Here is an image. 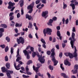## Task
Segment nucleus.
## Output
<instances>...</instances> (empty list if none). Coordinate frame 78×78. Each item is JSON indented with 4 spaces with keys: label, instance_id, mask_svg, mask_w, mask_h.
Instances as JSON below:
<instances>
[{
    "label": "nucleus",
    "instance_id": "f257e3e1",
    "mask_svg": "<svg viewBox=\"0 0 78 78\" xmlns=\"http://www.w3.org/2000/svg\"><path fill=\"white\" fill-rule=\"evenodd\" d=\"M51 32H52V30L50 28H47L46 30L45 29H44L43 31V34H44V37H45L47 36V33L48 34L51 35Z\"/></svg>",
    "mask_w": 78,
    "mask_h": 78
},
{
    "label": "nucleus",
    "instance_id": "f03ea898",
    "mask_svg": "<svg viewBox=\"0 0 78 78\" xmlns=\"http://www.w3.org/2000/svg\"><path fill=\"white\" fill-rule=\"evenodd\" d=\"M75 34L74 32H72V38L73 39V40H71L70 41V44L71 45V47L72 48H74V44L73 43L75 41H76V39H75Z\"/></svg>",
    "mask_w": 78,
    "mask_h": 78
},
{
    "label": "nucleus",
    "instance_id": "7ed1b4c3",
    "mask_svg": "<svg viewBox=\"0 0 78 78\" xmlns=\"http://www.w3.org/2000/svg\"><path fill=\"white\" fill-rule=\"evenodd\" d=\"M9 6H8V9H12L10 10V11L12 12L14 9H15V7H13L15 5V3H12L11 2H10L8 3Z\"/></svg>",
    "mask_w": 78,
    "mask_h": 78
},
{
    "label": "nucleus",
    "instance_id": "20e7f679",
    "mask_svg": "<svg viewBox=\"0 0 78 78\" xmlns=\"http://www.w3.org/2000/svg\"><path fill=\"white\" fill-rule=\"evenodd\" d=\"M16 41L17 42L18 44H20L21 43L22 44H23L25 43L24 38H23L22 37H20L19 39L17 38Z\"/></svg>",
    "mask_w": 78,
    "mask_h": 78
},
{
    "label": "nucleus",
    "instance_id": "39448f33",
    "mask_svg": "<svg viewBox=\"0 0 78 78\" xmlns=\"http://www.w3.org/2000/svg\"><path fill=\"white\" fill-rule=\"evenodd\" d=\"M42 55L41 54V56L38 57V60L41 64H43V63H44L45 61V59H44L45 56H43L42 57Z\"/></svg>",
    "mask_w": 78,
    "mask_h": 78
},
{
    "label": "nucleus",
    "instance_id": "423d86ee",
    "mask_svg": "<svg viewBox=\"0 0 78 78\" xmlns=\"http://www.w3.org/2000/svg\"><path fill=\"white\" fill-rule=\"evenodd\" d=\"M74 47L75 51L73 53L74 57L75 58L76 61H78V57H77L78 54H77V52H77V50H76V46H74Z\"/></svg>",
    "mask_w": 78,
    "mask_h": 78
},
{
    "label": "nucleus",
    "instance_id": "0eeeda50",
    "mask_svg": "<svg viewBox=\"0 0 78 78\" xmlns=\"http://www.w3.org/2000/svg\"><path fill=\"white\" fill-rule=\"evenodd\" d=\"M16 57L17 58L16 60V62H19L20 61V59L21 58V56L19 55V49H18L17 51V55H16Z\"/></svg>",
    "mask_w": 78,
    "mask_h": 78
},
{
    "label": "nucleus",
    "instance_id": "6e6552de",
    "mask_svg": "<svg viewBox=\"0 0 78 78\" xmlns=\"http://www.w3.org/2000/svg\"><path fill=\"white\" fill-rule=\"evenodd\" d=\"M23 53H24L25 55H27V59H30V54H29V52L27 51L25 49L23 50Z\"/></svg>",
    "mask_w": 78,
    "mask_h": 78
},
{
    "label": "nucleus",
    "instance_id": "1a4fd4ad",
    "mask_svg": "<svg viewBox=\"0 0 78 78\" xmlns=\"http://www.w3.org/2000/svg\"><path fill=\"white\" fill-rule=\"evenodd\" d=\"M35 2H32L30 5H28L27 7V9L28 10L30 9H33V8H34V5Z\"/></svg>",
    "mask_w": 78,
    "mask_h": 78
},
{
    "label": "nucleus",
    "instance_id": "9d476101",
    "mask_svg": "<svg viewBox=\"0 0 78 78\" xmlns=\"http://www.w3.org/2000/svg\"><path fill=\"white\" fill-rule=\"evenodd\" d=\"M48 11H46L44 12H43L42 14V17H44V19H46L48 16Z\"/></svg>",
    "mask_w": 78,
    "mask_h": 78
},
{
    "label": "nucleus",
    "instance_id": "9b49d317",
    "mask_svg": "<svg viewBox=\"0 0 78 78\" xmlns=\"http://www.w3.org/2000/svg\"><path fill=\"white\" fill-rule=\"evenodd\" d=\"M64 55L66 56H69L70 59H72V58H73V57H74L73 54L71 53H66L64 54Z\"/></svg>",
    "mask_w": 78,
    "mask_h": 78
},
{
    "label": "nucleus",
    "instance_id": "f8f14e48",
    "mask_svg": "<svg viewBox=\"0 0 78 78\" xmlns=\"http://www.w3.org/2000/svg\"><path fill=\"white\" fill-rule=\"evenodd\" d=\"M13 15H14V12H11L9 14V16L10 17L9 20L10 21L12 20H14V16H13Z\"/></svg>",
    "mask_w": 78,
    "mask_h": 78
},
{
    "label": "nucleus",
    "instance_id": "ddd939ff",
    "mask_svg": "<svg viewBox=\"0 0 78 78\" xmlns=\"http://www.w3.org/2000/svg\"><path fill=\"white\" fill-rule=\"evenodd\" d=\"M52 62L54 63V66H56L58 63V60H56L55 59V57H52Z\"/></svg>",
    "mask_w": 78,
    "mask_h": 78
},
{
    "label": "nucleus",
    "instance_id": "4468645a",
    "mask_svg": "<svg viewBox=\"0 0 78 78\" xmlns=\"http://www.w3.org/2000/svg\"><path fill=\"white\" fill-rule=\"evenodd\" d=\"M78 65H76L74 66V71H73V74H75V73H77L78 72Z\"/></svg>",
    "mask_w": 78,
    "mask_h": 78
},
{
    "label": "nucleus",
    "instance_id": "2eb2a0df",
    "mask_svg": "<svg viewBox=\"0 0 78 78\" xmlns=\"http://www.w3.org/2000/svg\"><path fill=\"white\" fill-rule=\"evenodd\" d=\"M14 67L15 68V69L17 70H19L20 69V64H18L17 66H16V63L15 62L14 63Z\"/></svg>",
    "mask_w": 78,
    "mask_h": 78
},
{
    "label": "nucleus",
    "instance_id": "dca6fc26",
    "mask_svg": "<svg viewBox=\"0 0 78 78\" xmlns=\"http://www.w3.org/2000/svg\"><path fill=\"white\" fill-rule=\"evenodd\" d=\"M2 70V73H7L8 71V69L6 68H5V66L2 67L1 68Z\"/></svg>",
    "mask_w": 78,
    "mask_h": 78
},
{
    "label": "nucleus",
    "instance_id": "f3484780",
    "mask_svg": "<svg viewBox=\"0 0 78 78\" xmlns=\"http://www.w3.org/2000/svg\"><path fill=\"white\" fill-rule=\"evenodd\" d=\"M53 22V20L51 19H50L48 21V25L49 26H52V23Z\"/></svg>",
    "mask_w": 78,
    "mask_h": 78
},
{
    "label": "nucleus",
    "instance_id": "a211bd4d",
    "mask_svg": "<svg viewBox=\"0 0 78 78\" xmlns=\"http://www.w3.org/2000/svg\"><path fill=\"white\" fill-rule=\"evenodd\" d=\"M26 19H28L29 20H31V19H32V16H31L29 15L28 14L26 15Z\"/></svg>",
    "mask_w": 78,
    "mask_h": 78
},
{
    "label": "nucleus",
    "instance_id": "6ab92c4d",
    "mask_svg": "<svg viewBox=\"0 0 78 78\" xmlns=\"http://www.w3.org/2000/svg\"><path fill=\"white\" fill-rule=\"evenodd\" d=\"M5 66L6 67V69H10V63L9 62L5 64Z\"/></svg>",
    "mask_w": 78,
    "mask_h": 78
},
{
    "label": "nucleus",
    "instance_id": "aec40b11",
    "mask_svg": "<svg viewBox=\"0 0 78 78\" xmlns=\"http://www.w3.org/2000/svg\"><path fill=\"white\" fill-rule=\"evenodd\" d=\"M70 6H72V9L74 10L75 9V4L74 3H71L70 4Z\"/></svg>",
    "mask_w": 78,
    "mask_h": 78
},
{
    "label": "nucleus",
    "instance_id": "412c9836",
    "mask_svg": "<svg viewBox=\"0 0 78 78\" xmlns=\"http://www.w3.org/2000/svg\"><path fill=\"white\" fill-rule=\"evenodd\" d=\"M1 27L3 28H6L8 27L6 24H1Z\"/></svg>",
    "mask_w": 78,
    "mask_h": 78
},
{
    "label": "nucleus",
    "instance_id": "4be33fe9",
    "mask_svg": "<svg viewBox=\"0 0 78 78\" xmlns=\"http://www.w3.org/2000/svg\"><path fill=\"white\" fill-rule=\"evenodd\" d=\"M39 68L38 67H37L36 68L35 67V66H34L33 65V69L34 70H35V71H36V73H37V72H38V69Z\"/></svg>",
    "mask_w": 78,
    "mask_h": 78
},
{
    "label": "nucleus",
    "instance_id": "5701e85b",
    "mask_svg": "<svg viewBox=\"0 0 78 78\" xmlns=\"http://www.w3.org/2000/svg\"><path fill=\"white\" fill-rule=\"evenodd\" d=\"M24 2L23 1H20L19 2V3H20V7H22L23 6V3Z\"/></svg>",
    "mask_w": 78,
    "mask_h": 78
},
{
    "label": "nucleus",
    "instance_id": "b1692460",
    "mask_svg": "<svg viewBox=\"0 0 78 78\" xmlns=\"http://www.w3.org/2000/svg\"><path fill=\"white\" fill-rule=\"evenodd\" d=\"M5 40L7 41L8 42H10V41H11L10 38L8 36H7L5 37Z\"/></svg>",
    "mask_w": 78,
    "mask_h": 78
},
{
    "label": "nucleus",
    "instance_id": "393cba45",
    "mask_svg": "<svg viewBox=\"0 0 78 78\" xmlns=\"http://www.w3.org/2000/svg\"><path fill=\"white\" fill-rule=\"evenodd\" d=\"M48 68L50 70H53V69L54 68V67L53 66H52L51 65H49L48 66Z\"/></svg>",
    "mask_w": 78,
    "mask_h": 78
},
{
    "label": "nucleus",
    "instance_id": "a878e982",
    "mask_svg": "<svg viewBox=\"0 0 78 78\" xmlns=\"http://www.w3.org/2000/svg\"><path fill=\"white\" fill-rule=\"evenodd\" d=\"M33 63V61L32 60H29L27 63V65H30V64H32Z\"/></svg>",
    "mask_w": 78,
    "mask_h": 78
},
{
    "label": "nucleus",
    "instance_id": "bb28decb",
    "mask_svg": "<svg viewBox=\"0 0 78 78\" xmlns=\"http://www.w3.org/2000/svg\"><path fill=\"white\" fill-rule=\"evenodd\" d=\"M61 76H63V78H66V76H67V75H66V74L64 73H61Z\"/></svg>",
    "mask_w": 78,
    "mask_h": 78
},
{
    "label": "nucleus",
    "instance_id": "cd10ccee",
    "mask_svg": "<svg viewBox=\"0 0 78 78\" xmlns=\"http://www.w3.org/2000/svg\"><path fill=\"white\" fill-rule=\"evenodd\" d=\"M36 52H33L32 53V56L33 58H34L35 56H36Z\"/></svg>",
    "mask_w": 78,
    "mask_h": 78
},
{
    "label": "nucleus",
    "instance_id": "c85d7f7f",
    "mask_svg": "<svg viewBox=\"0 0 78 78\" xmlns=\"http://www.w3.org/2000/svg\"><path fill=\"white\" fill-rule=\"evenodd\" d=\"M37 75L39 76H41V77H43V76H44V75H43V74H42L41 75V73H37Z\"/></svg>",
    "mask_w": 78,
    "mask_h": 78
},
{
    "label": "nucleus",
    "instance_id": "c756f323",
    "mask_svg": "<svg viewBox=\"0 0 78 78\" xmlns=\"http://www.w3.org/2000/svg\"><path fill=\"white\" fill-rule=\"evenodd\" d=\"M57 35L58 37L61 36V33H60V31H57Z\"/></svg>",
    "mask_w": 78,
    "mask_h": 78
},
{
    "label": "nucleus",
    "instance_id": "7c9ffc66",
    "mask_svg": "<svg viewBox=\"0 0 78 78\" xmlns=\"http://www.w3.org/2000/svg\"><path fill=\"white\" fill-rule=\"evenodd\" d=\"M56 55V54L55 52H53L51 53V58H53L55 57V55Z\"/></svg>",
    "mask_w": 78,
    "mask_h": 78
},
{
    "label": "nucleus",
    "instance_id": "2f4dec72",
    "mask_svg": "<svg viewBox=\"0 0 78 78\" xmlns=\"http://www.w3.org/2000/svg\"><path fill=\"white\" fill-rule=\"evenodd\" d=\"M8 50H9V48L8 46H7L5 48V52H7Z\"/></svg>",
    "mask_w": 78,
    "mask_h": 78
},
{
    "label": "nucleus",
    "instance_id": "473e14b6",
    "mask_svg": "<svg viewBox=\"0 0 78 78\" xmlns=\"http://www.w3.org/2000/svg\"><path fill=\"white\" fill-rule=\"evenodd\" d=\"M64 62L65 65L66 66H67V64L69 63V61L67 60L65 61Z\"/></svg>",
    "mask_w": 78,
    "mask_h": 78
},
{
    "label": "nucleus",
    "instance_id": "72a5a7b5",
    "mask_svg": "<svg viewBox=\"0 0 78 78\" xmlns=\"http://www.w3.org/2000/svg\"><path fill=\"white\" fill-rule=\"evenodd\" d=\"M41 2V0H37L35 2V3L36 5H38Z\"/></svg>",
    "mask_w": 78,
    "mask_h": 78
},
{
    "label": "nucleus",
    "instance_id": "f704fd0d",
    "mask_svg": "<svg viewBox=\"0 0 78 78\" xmlns=\"http://www.w3.org/2000/svg\"><path fill=\"white\" fill-rule=\"evenodd\" d=\"M10 52L11 53V54H13L14 53V48H11V49Z\"/></svg>",
    "mask_w": 78,
    "mask_h": 78
},
{
    "label": "nucleus",
    "instance_id": "c9c22d12",
    "mask_svg": "<svg viewBox=\"0 0 78 78\" xmlns=\"http://www.w3.org/2000/svg\"><path fill=\"white\" fill-rule=\"evenodd\" d=\"M0 47L2 48H5V47H6V46H5V44H1L0 45Z\"/></svg>",
    "mask_w": 78,
    "mask_h": 78
},
{
    "label": "nucleus",
    "instance_id": "e433bc0d",
    "mask_svg": "<svg viewBox=\"0 0 78 78\" xmlns=\"http://www.w3.org/2000/svg\"><path fill=\"white\" fill-rule=\"evenodd\" d=\"M67 7V5L66 4H65L64 2H63V9H66V8Z\"/></svg>",
    "mask_w": 78,
    "mask_h": 78
},
{
    "label": "nucleus",
    "instance_id": "4c0bfd02",
    "mask_svg": "<svg viewBox=\"0 0 78 78\" xmlns=\"http://www.w3.org/2000/svg\"><path fill=\"white\" fill-rule=\"evenodd\" d=\"M37 67H38V68H40V67H41V66H42V64L39 63H38L37 64Z\"/></svg>",
    "mask_w": 78,
    "mask_h": 78
},
{
    "label": "nucleus",
    "instance_id": "58836bf2",
    "mask_svg": "<svg viewBox=\"0 0 78 78\" xmlns=\"http://www.w3.org/2000/svg\"><path fill=\"white\" fill-rule=\"evenodd\" d=\"M5 61H8V57L7 55L5 57Z\"/></svg>",
    "mask_w": 78,
    "mask_h": 78
},
{
    "label": "nucleus",
    "instance_id": "ea45409f",
    "mask_svg": "<svg viewBox=\"0 0 78 78\" xmlns=\"http://www.w3.org/2000/svg\"><path fill=\"white\" fill-rule=\"evenodd\" d=\"M22 76L23 78H27L30 77V76H26L25 75H23Z\"/></svg>",
    "mask_w": 78,
    "mask_h": 78
},
{
    "label": "nucleus",
    "instance_id": "a19ab883",
    "mask_svg": "<svg viewBox=\"0 0 78 78\" xmlns=\"http://www.w3.org/2000/svg\"><path fill=\"white\" fill-rule=\"evenodd\" d=\"M4 32V29L3 28H0V33H3Z\"/></svg>",
    "mask_w": 78,
    "mask_h": 78
},
{
    "label": "nucleus",
    "instance_id": "79ce46f5",
    "mask_svg": "<svg viewBox=\"0 0 78 78\" xmlns=\"http://www.w3.org/2000/svg\"><path fill=\"white\" fill-rule=\"evenodd\" d=\"M60 67L61 69H62V70L63 71L64 70V68L62 66V64H60Z\"/></svg>",
    "mask_w": 78,
    "mask_h": 78
},
{
    "label": "nucleus",
    "instance_id": "37998d69",
    "mask_svg": "<svg viewBox=\"0 0 78 78\" xmlns=\"http://www.w3.org/2000/svg\"><path fill=\"white\" fill-rule=\"evenodd\" d=\"M42 3H44V4H46V0H41Z\"/></svg>",
    "mask_w": 78,
    "mask_h": 78
},
{
    "label": "nucleus",
    "instance_id": "c03bdc74",
    "mask_svg": "<svg viewBox=\"0 0 78 78\" xmlns=\"http://www.w3.org/2000/svg\"><path fill=\"white\" fill-rule=\"evenodd\" d=\"M45 44H46V43H44L42 44L43 47H44V48H46V45H45Z\"/></svg>",
    "mask_w": 78,
    "mask_h": 78
},
{
    "label": "nucleus",
    "instance_id": "a18cd8bd",
    "mask_svg": "<svg viewBox=\"0 0 78 78\" xmlns=\"http://www.w3.org/2000/svg\"><path fill=\"white\" fill-rule=\"evenodd\" d=\"M30 50L31 51L33 52H34V48L33 47H31L30 48Z\"/></svg>",
    "mask_w": 78,
    "mask_h": 78
},
{
    "label": "nucleus",
    "instance_id": "49530a36",
    "mask_svg": "<svg viewBox=\"0 0 78 78\" xmlns=\"http://www.w3.org/2000/svg\"><path fill=\"white\" fill-rule=\"evenodd\" d=\"M47 54L48 55H50V54H51V51H48L47 52Z\"/></svg>",
    "mask_w": 78,
    "mask_h": 78
},
{
    "label": "nucleus",
    "instance_id": "de8ad7c7",
    "mask_svg": "<svg viewBox=\"0 0 78 78\" xmlns=\"http://www.w3.org/2000/svg\"><path fill=\"white\" fill-rule=\"evenodd\" d=\"M29 25L30 27V28H32V27L33 25H32V23H31V22H29Z\"/></svg>",
    "mask_w": 78,
    "mask_h": 78
},
{
    "label": "nucleus",
    "instance_id": "09e8293b",
    "mask_svg": "<svg viewBox=\"0 0 78 78\" xmlns=\"http://www.w3.org/2000/svg\"><path fill=\"white\" fill-rule=\"evenodd\" d=\"M52 20H53H53L54 21H56V20H57V17H54L52 18Z\"/></svg>",
    "mask_w": 78,
    "mask_h": 78
},
{
    "label": "nucleus",
    "instance_id": "8fccbe9b",
    "mask_svg": "<svg viewBox=\"0 0 78 78\" xmlns=\"http://www.w3.org/2000/svg\"><path fill=\"white\" fill-rule=\"evenodd\" d=\"M55 47L56 48L57 50L59 49V44H57L55 45Z\"/></svg>",
    "mask_w": 78,
    "mask_h": 78
},
{
    "label": "nucleus",
    "instance_id": "3c124183",
    "mask_svg": "<svg viewBox=\"0 0 78 78\" xmlns=\"http://www.w3.org/2000/svg\"><path fill=\"white\" fill-rule=\"evenodd\" d=\"M21 15H23V14H24V12H23V7L22 8V9L21 10Z\"/></svg>",
    "mask_w": 78,
    "mask_h": 78
},
{
    "label": "nucleus",
    "instance_id": "603ef678",
    "mask_svg": "<svg viewBox=\"0 0 78 78\" xmlns=\"http://www.w3.org/2000/svg\"><path fill=\"white\" fill-rule=\"evenodd\" d=\"M47 75L48 76V77L49 78H50L51 77V75H50V73H49L48 72L47 73Z\"/></svg>",
    "mask_w": 78,
    "mask_h": 78
},
{
    "label": "nucleus",
    "instance_id": "864d4df0",
    "mask_svg": "<svg viewBox=\"0 0 78 78\" xmlns=\"http://www.w3.org/2000/svg\"><path fill=\"white\" fill-rule=\"evenodd\" d=\"M41 41L42 43H45V40L43 38H41Z\"/></svg>",
    "mask_w": 78,
    "mask_h": 78
},
{
    "label": "nucleus",
    "instance_id": "5fc2aeb1",
    "mask_svg": "<svg viewBox=\"0 0 78 78\" xmlns=\"http://www.w3.org/2000/svg\"><path fill=\"white\" fill-rule=\"evenodd\" d=\"M17 18H19L20 17V14L19 12L18 13L17 15Z\"/></svg>",
    "mask_w": 78,
    "mask_h": 78
},
{
    "label": "nucleus",
    "instance_id": "6e6d98bb",
    "mask_svg": "<svg viewBox=\"0 0 78 78\" xmlns=\"http://www.w3.org/2000/svg\"><path fill=\"white\" fill-rule=\"evenodd\" d=\"M28 37H29V38H30V39H32L33 38V36L31 35V34H30L29 35Z\"/></svg>",
    "mask_w": 78,
    "mask_h": 78
},
{
    "label": "nucleus",
    "instance_id": "4d7b16f0",
    "mask_svg": "<svg viewBox=\"0 0 78 78\" xmlns=\"http://www.w3.org/2000/svg\"><path fill=\"white\" fill-rule=\"evenodd\" d=\"M33 11V9H30L28 11L29 13H30V14H31V13H32Z\"/></svg>",
    "mask_w": 78,
    "mask_h": 78
},
{
    "label": "nucleus",
    "instance_id": "13d9d810",
    "mask_svg": "<svg viewBox=\"0 0 78 78\" xmlns=\"http://www.w3.org/2000/svg\"><path fill=\"white\" fill-rule=\"evenodd\" d=\"M62 56V52H60L59 54V57L60 58H61Z\"/></svg>",
    "mask_w": 78,
    "mask_h": 78
},
{
    "label": "nucleus",
    "instance_id": "bf43d9fd",
    "mask_svg": "<svg viewBox=\"0 0 78 78\" xmlns=\"http://www.w3.org/2000/svg\"><path fill=\"white\" fill-rule=\"evenodd\" d=\"M62 21L63 24H64L65 23V18H63Z\"/></svg>",
    "mask_w": 78,
    "mask_h": 78
},
{
    "label": "nucleus",
    "instance_id": "052dcab7",
    "mask_svg": "<svg viewBox=\"0 0 78 78\" xmlns=\"http://www.w3.org/2000/svg\"><path fill=\"white\" fill-rule=\"evenodd\" d=\"M69 23V19L67 18L66 20V24H67Z\"/></svg>",
    "mask_w": 78,
    "mask_h": 78
},
{
    "label": "nucleus",
    "instance_id": "680f3d73",
    "mask_svg": "<svg viewBox=\"0 0 78 78\" xmlns=\"http://www.w3.org/2000/svg\"><path fill=\"white\" fill-rule=\"evenodd\" d=\"M72 31L73 32H75V31H76V30H75V27H73Z\"/></svg>",
    "mask_w": 78,
    "mask_h": 78
},
{
    "label": "nucleus",
    "instance_id": "e2e57ef3",
    "mask_svg": "<svg viewBox=\"0 0 78 78\" xmlns=\"http://www.w3.org/2000/svg\"><path fill=\"white\" fill-rule=\"evenodd\" d=\"M26 73H27L28 75H31L32 74L30 72H28V71H27V72H26Z\"/></svg>",
    "mask_w": 78,
    "mask_h": 78
},
{
    "label": "nucleus",
    "instance_id": "0e129e2a",
    "mask_svg": "<svg viewBox=\"0 0 78 78\" xmlns=\"http://www.w3.org/2000/svg\"><path fill=\"white\" fill-rule=\"evenodd\" d=\"M55 49L54 48H53L51 50V52L52 53H55Z\"/></svg>",
    "mask_w": 78,
    "mask_h": 78
},
{
    "label": "nucleus",
    "instance_id": "69168bd1",
    "mask_svg": "<svg viewBox=\"0 0 78 78\" xmlns=\"http://www.w3.org/2000/svg\"><path fill=\"white\" fill-rule=\"evenodd\" d=\"M62 47L63 48H64V47H65L66 46V44H65V43H62Z\"/></svg>",
    "mask_w": 78,
    "mask_h": 78
},
{
    "label": "nucleus",
    "instance_id": "338daca9",
    "mask_svg": "<svg viewBox=\"0 0 78 78\" xmlns=\"http://www.w3.org/2000/svg\"><path fill=\"white\" fill-rule=\"evenodd\" d=\"M56 28H57V30H59L60 29V26H57V27Z\"/></svg>",
    "mask_w": 78,
    "mask_h": 78
},
{
    "label": "nucleus",
    "instance_id": "774afa93",
    "mask_svg": "<svg viewBox=\"0 0 78 78\" xmlns=\"http://www.w3.org/2000/svg\"><path fill=\"white\" fill-rule=\"evenodd\" d=\"M76 26L78 25V20H76Z\"/></svg>",
    "mask_w": 78,
    "mask_h": 78
}]
</instances>
